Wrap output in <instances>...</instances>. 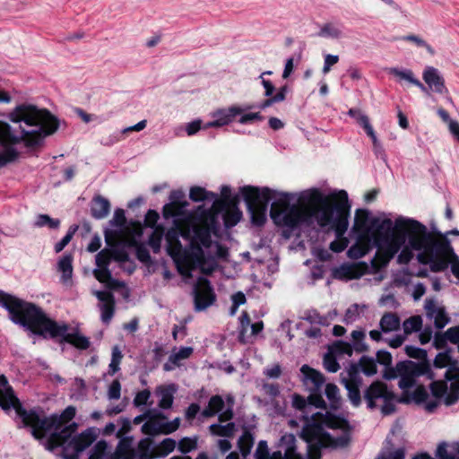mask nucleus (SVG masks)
<instances>
[{
    "label": "nucleus",
    "instance_id": "36",
    "mask_svg": "<svg viewBox=\"0 0 459 459\" xmlns=\"http://www.w3.org/2000/svg\"><path fill=\"white\" fill-rule=\"evenodd\" d=\"M300 371L307 380L314 384L315 388L321 389L325 378L320 371L310 368L308 365H303Z\"/></svg>",
    "mask_w": 459,
    "mask_h": 459
},
{
    "label": "nucleus",
    "instance_id": "48",
    "mask_svg": "<svg viewBox=\"0 0 459 459\" xmlns=\"http://www.w3.org/2000/svg\"><path fill=\"white\" fill-rule=\"evenodd\" d=\"M452 349L447 348L445 351L439 352L434 359L433 365L437 368H446L454 360L451 357Z\"/></svg>",
    "mask_w": 459,
    "mask_h": 459
},
{
    "label": "nucleus",
    "instance_id": "33",
    "mask_svg": "<svg viewBox=\"0 0 459 459\" xmlns=\"http://www.w3.org/2000/svg\"><path fill=\"white\" fill-rule=\"evenodd\" d=\"M109 211L110 204L106 198L102 196L94 198L91 206V214L94 218L98 220L104 219L108 216Z\"/></svg>",
    "mask_w": 459,
    "mask_h": 459
},
{
    "label": "nucleus",
    "instance_id": "60",
    "mask_svg": "<svg viewBox=\"0 0 459 459\" xmlns=\"http://www.w3.org/2000/svg\"><path fill=\"white\" fill-rule=\"evenodd\" d=\"M108 398L109 400H118L121 396V384L116 379L114 380L108 389Z\"/></svg>",
    "mask_w": 459,
    "mask_h": 459
},
{
    "label": "nucleus",
    "instance_id": "42",
    "mask_svg": "<svg viewBox=\"0 0 459 459\" xmlns=\"http://www.w3.org/2000/svg\"><path fill=\"white\" fill-rule=\"evenodd\" d=\"M369 251V246L368 243L358 241L352 245L347 251V255L351 259H359L365 256Z\"/></svg>",
    "mask_w": 459,
    "mask_h": 459
},
{
    "label": "nucleus",
    "instance_id": "63",
    "mask_svg": "<svg viewBox=\"0 0 459 459\" xmlns=\"http://www.w3.org/2000/svg\"><path fill=\"white\" fill-rule=\"evenodd\" d=\"M269 449L267 446V442L264 440L259 441L257 447L255 452V459H268L269 457Z\"/></svg>",
    "mask_w": 459,
    "mask_h": 459
},
{
    "label": "nucleus",
    "instance_id": "3",
    "mask_svg": "<svg viewBox=\"0 0 459 459\" xmlns=\"http://www.w3.org/2000/svg\"><path fill=\"white\" fill-rule=\"evenodd\" d=\"M9 118L13 123H23L31 129H26L20 125V130L17 131L8 123L0 121V143L5 146L0 149V168L14 161L19 155L14 148L7 145L21 142L27 146L38 145L44 137L53 134L59 126L57 118L48 110L29 104L17 106L9 114Z\"/></svg>",
    "mask_w": 459,
    "mask_h": 459
},
{
    "label": "nucleus",
    "instance_id": "53",
    "mask_svg": "<svg viewBox=\"0 0 459 459\" xmlns=\"http://www.w3.org/2000/svg\"><path fill=\"white\" fill-rule=\"evenodd\" d=\"M433 396L442 398L447 391V384L445 380L432 381L429 385Z\"/></svg>",
    "mask_w": 459,
    "mask_h": 459
},
{
    "label": "nucleus",
    "instance_id": "64",
    "mask_svg": "<svg viewBox=\"0 0 459 459\" xmlns=\"http://www.w3.org/2000/svg\"><path fill=\"white\" fill-rule=\"evenodd\" d=\"M459 400V387L452 384L450 392L445 397L446 405H453Z\"/></svg>",
    "mask_w": 459,
    "mask_h": 459
},
{
    "label": "nucleus",
    "instance_id": "32",
    "mask_svg": "<svg viewBox=\"0 0 459 459\" xmlns=\"http://www.w3.org/2000/svg\"><path fill=\"white\" fill-rule=\"evenodd\" d=\"M57 270L62 273L61 281L67 283L73 276V255L71 254L64 255L57 263Z\"/></svg>",
    "mask_w": 459,
    "mask_h": 459
},
{
    "label": "nucleus",
    "instance_id": "25",
    "mask_svg": "<svg viewBox=\"0 0 459 459\" xmlns=\"http://www.w3.org/2000/svg\"><path fill=\"white\" fill-rule=\"evenodd\" d=\"M251 108V106H245L243 108L231 106V119L240 115L238 123L242 125L255 124L261 122L264 119V117L260 112L255 113H245V111Z\"/></svg>",
    "mask_w": 459,
    "mask_h": 459
},
{
    "label": "nucleus",
    "instance_id": "55",
    "mask_svg": "<svg viewBox=\"0 0 459 459\" xmlns=\"http://www.w3.org/2000/svg\"><path fill=\"white\" fill-rule=\"evenodd\" d=\"M325 368L331 373H335L340 369V365L333 351L326 353L323 359Z\"/></svg>",
    "mask_w": 459,
    "mask_h": 459
},
{
    "label": "nucleus",
    "instance_id": "27",
    "mask_svg": "<svg viewBox=\"0 0 459 459\" xmlns=\"http://www.w3.org/2000/svg\"><path fill=\"white\" fill-rule=\"evenodd\" d=\"M344 386L348 392V399L351 405L358 408L361 404V394L359 386L361 385V378L345 379Z\"/></svg>",
    "mask_w": 459,
    "mask_h": 459
},
{
    "label": "nucleus",
    "instance_id": "19",
    "mask_svg": "<svg viewBox=\"0 0 459 459\" xmlns=\"http://www.w3.org/2000/svg\"><path fill=\"white\" fill-rule=\"evenodd\" d=\"M311 428L312 424L307 425L302 431V437L308 444L307 459H321V449L328 447L327 446H324L325 442L321 436H318L317 437H313V436L310 435V433H308Z\"/></svg>",
    "mask_w": 459,
    "mask_h": 459
},
{
    "label": "nucleus",
    "instance_id": "30",
    "mask_svg": "<svg viewBox=\"0 0 459 459\" xmlns=\"http://www.w3.org/2000/svg\"><path fill=\"white\" fill-rule=\"evenodd\" d=\"M394 401L401 403H409L411 402V397H408L407 394H404L400 398H397L396 394L392 391L391 396H386L383 400V405L381 406V412L383 415H391L396 411V406L394 403Z\"/></svg>",
    "mask_w": 459,
    "mask_h": 459
},
{
    "label": "nucleus",
    "instance_id": "10",
    "mask_svg": "<svg viewBox=\"0 0 459 459\" xmlns=\"http://www.w3.org/2000/svg\"><path fill=\"white\" fill-rule=\"evenodd\" d=\"M412 221H417L413 219L397 218L394 222L391 219L380 220L374 217L371 220V227L375 235L376 242H382L386 244L391 242L399 236L404 238V243L410 238V229L411 228Z\"/></svg>",
    "mask_w": 459,
    "mask_h": 459
},
{
    "label": "nucleus",
    "instance_id": "34",
    "mask_svg": "<svg viewBox=\"0 0 459 459\" xmlns=\"http://www.w3.org/2000/svg\"><path fill=\"white\" fill-rule=\"evenodd\" d=\"M401 320L395 313L386 312L380 320V328L384 333L396 331L400 328Z\"/></svg>",
    "mask_w": 459,
    "mask_h": 459
},
{
    "label": "nucleus",
    "instance_id": "51",
    "mask_svg": "<svg viewBox=\"0 0 459 459\" xmlns=\"http://www.w3.org/2000/svg\"><path fill=\"white\" fill-rule=\"evenodd\" d=\"M358 124L365 130L367 135L370 137L372 143L378 141L368 116H359L358 117Z\"/></svg>",
    "mask_w": 459,
    "mask_h": 459
},
{
    "label": "nucleus",
    "instance_id": "62",
    "mask_svg": "<svg viewBox=\"0 0 459 459\" xmlns=\"http://www.w3.org/2000/svg\"><path fill=\"white\" fill-rule=\"evenodd\" d=\"M428 397L429 394L423 385L417 386L411 394V398L418 404L424 403Z\"/></svg>",
    "mask_w": 459,
    "mask_h": 459
},
{
    "label": "nucleus",
    "instance_id": "12",
    "mask_svg": "<svg viewBox=\"0 0 459 459\" xmlns=\"http://www.w3.org/2000/svg\"><path fill=\"white\" fill-rule=\"evenodd\" d=\"M398 369L400 371L398 385L404 391L403 394H407L408 397L410 395L406 390L415 385L417 377L426 375L429 379H433L435 377L429 362L400 361Z\"/></svg>",
    "mask_w": 459,
    "mask_h": 459
},
{
    "label": "nucleus",
    "instance_id": "5",
    "mask_svg": "<svg viewBox=\"0 0 459 459\" xmlns=\"http://www.w3.org/2000/svg\"><path fill=\"white\" fill-rule=\"evenodd\" d=\"M335 198L333 204L326 203L329 197L323 198L324 204L327 206L318 218V226L322 229L328 227L334 231L336 239L331 242L330 249L335 253H341L349 244L344 234L349 227L351 205L345 190L337 191ZM317 201H322V198Z\"/></svg>",
    "mask_w": 459,
    "mask_h": 459
},
{
    "label": "nucleus",
    "instance_id": "23",
    "mask_svg": "<svg viewBox=\"0 0 459 459\" xmlns=\"http://www.w3.org/2000/svg\"><path fill=\"white\" fill-rule=\"evenodd\" d=\"M452 255H455V252L449 242V247H446L440 253H434L431 264L430 271L433 273H440L444 272L447 269L448 265L451 264Z\"/></svg>",
    "mask_w": 459,
    "mask_h": 459
},
{
    "label": "nucleus",
    "instance_id": "47",
    "mask_svg": "<svg viewBox=\"0 0 459 459\" xmlns=\"http://www.w3.org/2000/svg\"><path fill=\"white\" fill-rule=\"evenodd\" d=\"M405 334H410L412 332H418L422 327V319L420 316H413L404 320L403 324Z\"/></svg>",
    "mask_w": 459,
    "mask_h": 459
},
{
    "label": "nucleus",
    "instance_id": "8",
    "mask_svg": "<svg viewBox=\"0 0 459 459\" xmlns=\"http://www.w3.org/2000/svg\"><path fill=\"white\" fill-rule=\"evenodd\" d=\"M240 194L246 203L251 224L258 228L263 227L267 221L269 203L278 195V193L267 186H245L240 188Z\"/></svg>",
    "mask_w": 459,
    "mask_h": 459
},
{
    "label": "nucleus",
    "instance_id": "24",
    "mask_svg": "<svg viewBox=\"0 0 459 459\" xmlns=\"http://www.w3.org/2000/svg\"><path fill=\"white\" fill-rule=\"evenodd\" d=\"M374 217L370 216V212L367 209H357L355 212L354 224L352 227L353 231L359 234H368L373 231L371 227V220Z\"/></svg>",
    "mask_w": 459,
    "mask_h": 459
},
{
    "label": "nucleus",
    "instance_id": "13",
    "mask_svg": "<svg viewBox=\"0 0 459 459\" xmlns=\"http://www.w3.org/2000/svg\"><path fill=\"white\" fill-rule=\"evenodd\" d=\"M377 244L378 249L371 260V267L374 273L379 272L389 264L390 261L404 245V238L399 236L389 243L382 245L380 242H377Z\"/></svg>",
    "mask_w": 459,
    "mask_h": 459
},
{
    "label": "nucleus",
    "instance_id": "57",
    "mask_svg": "<svg viewBox=\"0 0 459 459\" xmlns=\"http://www.w3.org/2000/svg\"><path fill=\"white\" fill-rule=\"evenodd\" d=\"M59 224H60L59 220L52 219L47 214L38 215L36 222H35V225L38 227L48 226L50 229H56L59 227Z\"/></svg>",
    "mask_w": 459,
    "mask_h": 459
},
{
    "label": "nucleus",
    "instance_id": "58",
    "mask_svg": "<svg viewBox=\"0 0 459 459\" xmlns=\"http://www.w3.org/2000/svg\"><path fill=\"white\" fill-rule=\"evenodd\" d=\"M400 250H401V252L397 256V263L399 264H409L411 262V260L413 258V253H412L413 249L408 244V246H405V247L403 246Z\"/></svg>",
    "mask_w": 459,
    "mask_h": 459
},
{
    "label": "nucleus",
    "instance_id": "38",
    "mask_svg": "<svg viewBox=\"0 0 459 459\" xmlns=\"http://www.w3.org/2000/svg\"><path fill=\"white\" fill-rule=\"evenodd\" d=\"M325 394L329 400L330 408L332 410H338L341 407V396L338 386L333 383H328L325 385Z\"/></svg>",
    "mask_w": 459,
    "mask_h": 459
},
{
    "label": "nucleus",
    "instance_id": "41",
    "mask_svg": "<svg viewBox=\"0 0 459 459\" xmlns=\"http://www.w3.org/2000/svg\"><path fill=\"white\" fill-rule=\"evenodd\" d=\"M175 388L173 385L168 387H159L158 394L160 396L159 406L163 409H169L173 403V393Z\"/></svg>",
    "mask_w": 459,
    "mask_h": 459
},
{
    "label": "nucleus",
    "instance_id": "9",
    "mask_svg": "<svg viewBox=\"0 0 459 459\" xmlns=\"http://www.w3.org/2000/svg\"><path fill=\"white\" fill-rule=\"evenodd\" d=\"M176 441L172 438H165L159 445L152 447V439L146 437L142 439L137 447H132L126 441L118 444V459H152L164 457L173 452Z\"/></svg>",
    "mask_w": 459,
    "mask_h": 459
},
{
    "label": "nucleus",
    "instance_id": "2",
    "mask_svg": "<svg viewBox=\"0 0 459 459\" xmlns=\"http://www.w3.org/2000/svg\"><path fill=\"white\" fill-rule=\"evenodd\" d=\"M0 407L4 411L13 408L23 425L30 428L31 435L36 439H43L47 434H49L44 441L45 448L53 451L62 446L64 459H78L80 453L94 441V436L91 430L74 436L77 424L73 422L67 425L75 416V407L68 406L61 414H53L49 417H45L42 411H26L4 375L0 376Z\"/></svg>",
    "mask_w": 459,
    "mask_h": 459
},
{
    "label": "nucleus",
    "instance_id": "14",
    "mask_svg": "<svg viewBox=\"0 0 459 459\" xmlns=\"http://www.w3.org/2000/svg\"><path fill=\"white\" fill-rule=\"evenodd\" d=\"M210 432L214 437H223L218 440V446L225 453L230 449V410H226L220 415L218 422L210 426Z\"/></svg>",
    "mask_w": 459,
    "mask_h": 459
},
{
    "label": "nucleus",
    "instance_id": "45",
    "mask_svg": "<svg viewBox=\"0 0 459 459\" xmlns=\"http://www.w3.org/2000/svg\"><path fill=\"white\" fill-rule=\"evenodd\" d=\"M223 400L219 395L212 396L208 403L207 408H205L202 414L204 417H211L216 414L217 412L221 411L223 407Z\"/></svg>",
    "mask_w": 459,
    "mask_h": 459
},
{
    "label": "nucleus",
    "instance_id": "61",
    "mask_svg": "<svg viewBox=\"0 0 459 459\" xmlns=\"http://www.w3.org/2000/svg\"><path fill=\"white\" fill-rule=\"evenodd\" d=\"M112 259L110 251L108 249L101 250L96 255V264L98 267H108L110 260Z\"/></svg>",
    "mask_w": 459,
    "mask_h": 459
},
{
    "label": "nucleus",
    "instance_id": "56",
    "mask_svg": "<svg viewBox=\"0 0 459 459\" xmlns=\"http://www.w3.org/2000/svg\"><path fill=\"white\" fill-rule=\"evenodd\" d=\"M163 236V230L156 227L149 238V245L155 253L159 252Z\"/></svg>",
    "mask_w": 459,
    "mask_h": 459
},
{
    "label": "nucleus",
    "instance_id": "39",
    "mask_svg": "<svg viewBox=\"0 0 459 459\" xmlns=\"http://www.w3.org/2000/svg\"><path fill=\"white\" fill-rule=\"evenodd\" d=\"M391 73L399 77L400 79L406 80L409 82L412 83L413 85L420 88L423 92H429L428 87H426L419 79L414 77L413 72L411 70H404L401 71L397 68H393L391 70Z\"/></svg>",
    "mask_w": 459,
    "mask_h": 459
},
{
    "label": "nucleus",
    "instance_id": "18",
    "mask_svg": "<svg viewBox=\"0 0 459 459\" xmlns=\"http://www.w3.org/2000/svg\"><path fill=\"white\" fill-rule=\"evenodd\" d=\"M214 299L212 290L206 280L199 279L198 287L195 290V306L197 311H201L212 304Z\"/></svg>",
    "mask_w": 459,
    "mask_h": 459
},
{
    "label": "nucleus",
    "instance_id": "44",
    "mask_svg": "<svg viewBox=\"0 0 459 459\" xmlns=\"http://www.w3.org/2000/svg\"><path fill=\"white\" fill-rule=\"evenodd\" d=\"M343 269L348 271L351 280L359 279L368 273V265L365 262L348 264L347 267Z\"/></svg>",
    "mask_w": 459,
    "mask_h": 459
},
{
    "label": "nucleus",
    "instance_id": "22",
    "mask_svg": "<svg viewBox=\"0 0 459 459\" xmlns=\"http://www.w3.org/2000/svg\"><path fill=\"white\" fill-rule=\"evenodd\" d=\"M254 443V436L248 429H245L242 435L238 439V452L231 451V459H247L251 453Z\"/></svg>",
    "mask_w": 459,
    "mask_h": 459
},
{
    "label": "nucleus",
    "instance_id": "21",
    "mask_svg": "<svg viewBox=\"0 0 459 459\" xmlns=\"http://www.w3.org/2000/svg\"><path fill=\"white\" fill-rule=\"evenodd\" d=\"M97 299L102 302L100 306L101 311V320L104 324H108L113 317L115 309V299L111 293L97 290L94 292Z\"/></svg>",
    "mask_w": 459,
    "mask_h": 459
},
{
    "label": "nucleus",
    "instance_id": "4",
    "mask_svg": "<svg viewBox=\"0 0 459 459\" xmlns=\"http://www.w3.org/2000/svg\"><path fill=\"white\" fill-rule=\"evenodd\" d=\"M0 307L10 314L14 323L30 329L32 333L51 337H63L64 341L78 349L85 350L90 346L87 337L79 333H68L66 325H57L49 319L40 307L0 290Z\"/></svg>",
    "mask_w": 459,
    "mask_h": 459
},
{
    "label": "nucleus",
    "instance_id": "16",
    "mask_svg": "<svg viewBox=\"0 0 459 459\" xmlns=\"http://www.w3.org/2000/svg\"><path fill=\"white\" fill-rule=\"evenodd\" d=\"M308 433H310L313 437L321 436L325 442L324 446H327V447L331 448L346 447L351 442V436L349 431H345V433L340 437H333L324 429L323 426L319 423H312V428L309 429Z\"/></svg>",
    "mask_w": 459,
    "mask_h": 459
},
{
    "label": "nucleus",
    "instance_id": "26",
    "mask_svg": "<svg viewBox=\"0 0 459 459\" xmlns=\"http://www.w3.org/2000/svg\"><path fill=\"white\" fill-rule=\"evenodd\" d=\"M281 197L275 200L271 204L270 216L275 225L280 224L281 217H283L287 209L290 207L289 194H281Z\"/></svg>",
    "mask_w": 459,
    "mask_h": 459
},
{
    "label": "nucleus",
    "instance_id": "11",
    "mask_svg": "<svg viewBox=\"0 0 459 459\" xmlns=\"http://www.w3.org/2000/svg\"><path fill=\"white\" fill-rule=\"evenodd\" d=\"M109 223L117 229L106 230L105 238L108 244L114 241L126 246H135L137 238H140L143 234V228L140 223H134L131 227L126 226L125 212L122 209L115 211L113 219Z\"/></svg>",
    "mask_w": 459,
    "mask_h": 459
},
{
    "label": "nucleus",
    "instance_id": "35",
    "mask_svg": "<svg viewBox=\"0 0 459 459\" xmlns=\"http://www.w3.org/2000/svg\"><path fill=\"white\" fill-rule=\"evenodd\" d=\"M212 120L206 123L203 128L221 127L230 123V109L222 108L212 114Z\"/></svg>",
    "mask_w": 459,
    "mask_h": 459
},
{
    "label": "nucleus",
    "instance_id": "31",
    "mask_svg": "<svg viewBox=\"0 0 459 459\" xmlns=\"http://www.w3.org/2000/svg\"><path fill=\"white\" fill-rule=\"evenodd\" d=\"M192 352L193 349L191 347H182L178 351L173 352L168 362L164 364V370L170 371L175 367L179 366L180 361L189 358Z\"/></svg>",
    "mask_w": 459,
    "mask_h": 459
},
{
    "label": "nucleus",
    "instance_id": "29",
    "mask_svg": "<svg viewBox=\"0 0 459 459\" xmlns=\"http://www.w3.org/2000/svg\"><path fill=\"white\" fill-rule=\"evenodd\" d=\"M95 278L101 283H105L109 289H118L124 286L122 281L114 280L108 267H97L93 270Z\"/></svg>",
    "mask_w": 459,
    "mask_h": 459
},
{
    "label": "nucleus",
    "instance_id": "52",
    "mask_svg": "<svg viewBox=\"0 0 459 459\" xmlns=\"http://www.w3.org/2000/svg\"><path fill=\"white\" fill-rule=\"evenodd\" d=\"M289 443L286 446L283 458L284 459H303L300 454L297 453L296 450V439L294 436H289Z\"/></svg>",
    "mask_w": 459,
    "mask_h": 459
},
{
    "label": "nucleus",
    "instance_id": "20",
    "mask_svg": "<svg viewBox=\"0 0 459 459\" xmlns=\"http://www.w3.org/2000/svg\"><path fill=\"white\" fill-rule=\"evenodd\" d=\"M166 418L160 413L150 414L148 420L142 426V431L145 435L155 436L167 435Z\"/></svg>",
    "mask_w": 459,
    "mask_h": 459
},
{
    "label": "nucleus",
    "instance_id": "7",
    "mask_svg": "<svg viewBox=\"0 0 459 459\" xmlns=\"http://www.w3.org/2000/svg\"><path fill=\"white\" fill-rule=\"evenodd\" d=\"M410 238L407 239L413 250L421 251L417 260L421 264H431L434 253H440L449 247V239L438 230L429 231L428 228L420 221H412L410 229Z\"/></svg>",
    "mask_w": 459,
    "mask_h": 459
},
{
    "label": "nucleus",
    "instance_id": "49",
    "mask_svg": "<svg viewBox=\"0 0 459 459\" xmlns=\"http://www.w3.org/2000/svg\"><path fill=\"white\" fill-rule=\"evenodd\" d=\"M307 403L309 405L318 409L325 410L327 408L326 403L322 396L321 389L314 388L307 397Z\"/></svg>",
    "mask_w": 459,
    "mask_h": 459
},
{
    "label": "nucleus",
    "instance_id": "50",
    "mask_svg": "<svg viewBox=\"0 0 459 459\" xmlns=\"http://www.w3.org/2000/svg\"><path fill=\"white\" fill-rule=\"evenodd\" d=\"M332 351L338 355H348L351 357L353 354V347L347 342L336 341L333 345Z\"/></svg>",
    "mask_w": 459,
    "mask_h": 459
},
{
    "label": "nucleus",
    "instance_id": "59",
    "mask_svg": "<svg viewBox=\"0 0 459 459\" xmlns=\"http://www.w3.org/2000/svg\"><path fill=\"white\" fill-rule=\"evenodd\" d=\"M319 36L322 37H331L333 39H339L342 36V31L338 28L334 27L330 23L325 24L320 32Z\"/></svg>",
    "mask_w": 459,
    "mask_h": 459
},
{
    "label": "nucleus",
    "instance_id": "54",
    "mask_svg": "<svg viewBox=\"0 0 459 459\" xmlns=\"http://www.w3.org/2000/svg\"><path fill=\"white\" fill-rule=\"evenodd\" d=\"M405 353L410 358L421 360L420 362H429L427 359V351L424 349L418 348L412 345H407L405 347Z\"/></svg>",
    "mask_w": 459,
    "mask_h": 459
},
{
    "label": "nucleus",
    "instance_id": "37",
    "mask_svg": "<svg viewBox=\"0 0 459 459\" xmlns=\"http://www.w3.org/2000/svg\"><path fill=\"white\" fill-rule=\"evenodd\" d=\"M324 422H325V426L329 429H342L343 431H350L349 421L341 416L327 413L325 415V419Z\"/></svg>",
    "mask_w": 459,
    "mask_h": 459
},
{
    "label": "nucleus",
    "instance_id": "28",
    "mask_svg": "<svg viewBox=\"0 0 459 459\" xmlns=\"http://www.w3.org/2000/svg\"><path fill=\"white\" fill-rule=\"evenodd\" d=\"M118 446L114 454L108 451L105 441H99L91 449L89 459H118Z\"/></svg>",
    "mask_w": 459,
    "mask_h": 459
},
{
    "label": "nucleus",
    "instance_id": "40",
    "mask_svg": "<svg viewBox=\"0 0 459 459\" xmlns=\"http://www.w3.org/2000/svg\"><path fill=\"white\" fill-rule=\"evenodd\" d=\"M238 341L241 343L248 342V329L251 328V320L247 312L244 311L239 317Z\"/></svg>",
    "mask_w": 459,
    "mask_h": 459
},
{
    "label": "nucleus",
    "instance_id": "1",
    "mask_svg": "<svg viewBox=\"0 0 459 459\" xmlns=\"http://www.w3.org/2000/svg\"><path fill=\"white\" fill-rule=\"evenodd\" d=\"M228 186L222 188L223 198L206 191L200 186L190 189L189 196L195 202L205 201L211 204L209 209L198 207L195 214H186V202H171L163 207L165 218H177V229L168 230L166 234L167 250L174 260L179 273L190 277L191 272L199 268L204 274L212 273L216 263L214 259H205L203 247L212 249L211 251L222 255L221 247L211 240L212 233L216 235V217L223 212L226 228L230 224V200L226 191Z\"/></svg>",
    "mask_w": 459,
    "mask_h": 459
},
{
    "label": "nucleus",
    "instance_id": "6",
    "mask_svg": "<svg viewBox=\"0 0 459 459\" xmlns=\"http://www.w3.org/2000/svg\"><path fill=\"white\" fill-rule=\"evenodd\" d=\"M324 197H329L328 204H333L336 199V192L325 195L317 188L309 190L306 195L299 196L298 204L290 205L277 226L296 229L301 224H310L313 219L318 224V218L327 205L324 204L323 201L316 200Z\"/></svg>",
    "mask_w": 459,
    "mask_h": 459
},
{
    "label": "nucleus",
    "instance_id": "46",
    "mask_svg": "<svg viewBox=\"0 0 459 459\" xmlns=\"http://www.w3.org/2000/svg\"><path fill=\"white\" fill-rule=\"evenodd\" d=\"M123 354L118 346L112 348L111 361L108 366V374L113 376L120 369Z\"/></svg>",
    "mask_w": 459,
    "mask_h": 459
},
{
    "label": "nucleus",
    "instance_id": "15",
    "mask_svg": "<svg viewBox=\"0 0 459 459\" xmlns=\"http://www.w3.org/2000/svg\"><path fill=\"white\" fill-rule=\"evenodd\" d=\"M392 390L388 389L387 385L380 380L373 381L365 390L363 398L367 403V408L370 411L377 409V400L385 399L391 396Z\"/></svg>",
    "mask_w": 459,
    "mask_h": 459
},
{
    "label": "nucleus",
    "instance_id": "43",
    "mask_svg": "<svg viewBox=\"0 0 459 459\" xmlns=\"http://www.w3.org/2000/svg\"><path fill=\"white\" fill-rule=\"evenodd\" d=\"M359 366L364 375L374 376L377 372V361L368 356H362L359 360Z\"/></svg>",
    "mask_w": 459,
    "mask_h": 459
},
{
    "label": "nucleus",
    "instance_id": "17",
    "mask_svg": "<svg viewBox=\"0 0 459 459\" xmlns=\"http://www.w3.org/2000/svg\"><path fill=\"white\" fill-rule=\"evenodd\" d=\"M422 77L428 87L434 92L438 94L448 92L445 84V79L437 68L433 66H427L423 71Z\"/></svg>",
    "mask_w": 459,
    "mask_h": 459
}]
</instances>
